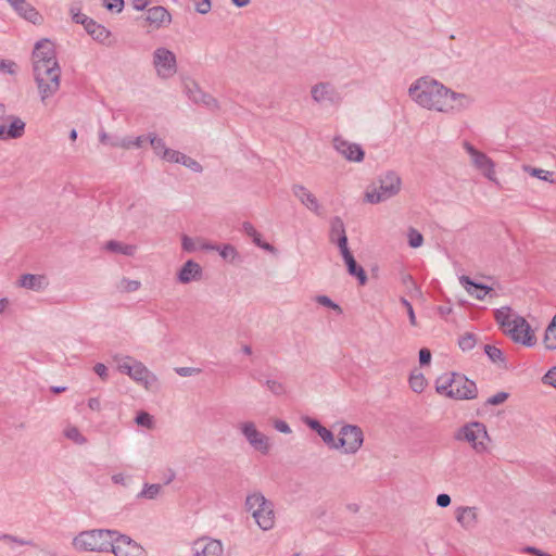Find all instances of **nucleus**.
<instances>
[{
    "instance_id": "f257e3e1",
    "label": "nucleus",
    "mask_w": 556,
    "mask_h": 556,
    "mask_svg": "<svg viewBox=\"0 0 556 556\" xmlns=\"http://www.w3.org/2000/svg\"><path fill=\"white\" fill-rule=\"evenodd\" d=\"M410 97L429 110L447 112L468 102L463 93H456L434 79L421 78L409 88Z\"/></svg>"
},
{
    "instance_id": "f03ea898",
    "label": "nucleus",
    "mask_w": 556,
    "mask_h": 556,
    "mask_svg": "<svg viewBox=\"0 0 556 556\" xmlns=\"http://www.w3.org/2000/svg\"><path fill=\"white\" fill-rule=\"evenodd\" d=\"M496 320L515 343L527 348L536 344V336L530 324L523 317L513 313L509 307L498 309Z\"/></svg>"
},
{
    "instance_id": "7ed1b4c3",
    "label": "nucleus",
    "mask_w": 556,
    "mask_h": 556,
    "mask_svg": "<svg viewBox=\"0 0 556 556\" xmlns=\"http://www.w3.org/2000/svg\"><path fill=\"white\" fill-rule=\"evenodd\" d=\"M435 390L439 394L453 400H472L478 394L476 383L456 372L439 376L435 381Z\"/></svg>"
},
{
    "instance_id": "20e7f679",
    "label": "nucleus",
    "mask_w": 556,
    "mask_h": 556,
    "mask_svg": "<svg viewBox=\"0 0 556 556\" xmlns=\"http://www.w3.org/2000/svg\"><path fill=\"white\" fill-rule=\"evenodd\" d=\"M115 535L116 532L110 530L85 531L74 539L73 544L79 551H108L110 545H112L113 536Z\"/></svg>"
},
{
    "instance_id": "39448f33",
    "label": "nucleus",
    "mask_w": 556,
    "mask_h": 556,
    "mask_svg": "<svg viewBox=\"0 0 556 556\" xmlns=\"http://www.w3.org/2000/svg\"><path fill=\"white\" fill-rule=\"evenodd\" d=\"M245 504L261 529L269 530L274 527L275 513L273 504L263 494L254 493L249 495Z\"/></svg>"
},
{
    "instance_id": "423d86ee",
    "label": "nucleus",
    "mask_w": 556,
    "mask_h": 556,
    "mask_svg": "<svg viewBox=\"0 0 556 556\" xmlns=\"http://www.w3.org/2000/svg\"><path fill=\"white\" fill-rule=\"evenodd\" d=\"M457 440H464L477 453H485L489 448L490 438L483 424L473 421L465 425L456 435Z\"/></svg>"
},
{
    "instance_id": "0eeeda50",
    "label": "nucleus",
    "mask_w": 556,
    "mask_h": 556,
    "mask_svg": "<svg viewBox=\"0 0 556 556\" xmlns=\"http://www.w3.org/2000/svg\"><path fill=\"white\" fill-rule=\"evenodd\" d=\"M401 178L394 173L386 174L379 181V187H372L365 193V201L371 204L384 201L401 190Z\"/></svg>"
},
{
    "instance_id": "6e6552de",
    "label": "nucleus",
    "mask_w": 556,
    "mask_h": 556,
    "mask_svg": "<svg viewBox=\"0 0 556 556\" xmlns=\"http://www.w3.org/2000/svg\"><path fill=\"white\" fill-rule=\"evenodd\" d=\"M118 369L128 375L136 382L143 384L149 389L152 383L156 381V377L141 363L127 357L118 365Z\"/></svg>"
},
{
    "instance_id": "1a4fd4ad",
    "label": "nucleus",
    "mask_w": 556,
    "mask_h": 556,
    "mask_svg": "<svg viewBox=\"0 0 556 556\" xmlns=\"http://www.w3.org/2000/svg\"><path fill=\"white\" fill-rule=\"evenodd\" d=\"M110 547L115 556H146L142 546L126 535L113 536Z\"/></svg>"
},
{
    "instance_id": "9d476101",
    "label": "nucleus",
    "mask_w": 556,
    "mask_h": 556,
    "mask_svg": "<svg viewBox=\"0 0 556 556\" xmlns=\"http://www.w3.org/2000/svg\"><path fill=\"white\" fill-rule=\"evenodd\" d=\"M363 444V432L356 426H344L340 431L338 447L346 453H355Z\"/></svg>"
},
{
    "instance_id": "9b49d317",
    "label": "nucleus",
    "mask_w": 556,
    "mask_h": 556,
    "mask_svg": "<svg viewBox=\"0 0 556 556\" xmlns=\"http://www.w3.org/2000/svg\"><path fill=\"white\" fill-rule=\"evenodd\" d=\"M154 66L160 76L164 78L173 76L176 73L175 54L165 48H159L154 52Z\"/></svg>"
},
{
    "instance_id": "f8f14e48",
    "label": "nucleus",
    "mask_w": 556,
    "mask_h": 556,
    "mask_svg": "<svg viewBox=\"0 0 556 556\" xmlns=\"http://www.w3.org/2000/svg\"><path fill=\"white\" fill-rule=\"evenodd\" d=\"M240 429L249 443L263 454L269 452V442L266 435L257 431L255 425L251 421L242 422Z\"/></svg>"
},
{
    "instance_id": "ddd939ff",
    "label": "nucleus",
    "mask_w": 556,
    "mask_h": 556,
    "mask_svg": "<svg viewBox=\"0 0 556 556\" xmlns=\"http://www.w3.org/2000/svg\"><path fill=\"white\" fill-rule=\"evenodd\" d=\"M33 61L34 64L40 61V63L48 66L56 65L58 61L55 58L54 45L48 39L38 41L33 52Z\"/></svg>"
},
{
    "instance_id": "4468645a",
    "label": "nucleus",
    "mask_w": 556,
    "mask_h": 556,
    "mask_svg": "<svg viewBox=\"0 0 556 556\" xmlns=\"http://www.w3.org/2000/svg\"><path fill=\"white\" fill-rule=\"evenodd\" d=\"M194 556H223L224 548L218 540L201 538L193 542Z\"/></svg>"
},
{
    "instance_id": "2eb2a0df",
    "label": "nucleus",
    "mask_w": 556,
    "mask_h": 556,
    "mask_svg": "<svg viewBox=\"0 0 556 556\" xmlns=\"http://www.w3.org/2000/svg\"><path fill=\"white\" fill-rule=\"evenodd\" d=\"M336 150L348 161L361 162L364 159V151L361 146L349 142L341 138H334Z\"/></svg>"
},
{
    "instance_id": "dca6fc26",
    "label": "nucleus",
    "mask_w": 556,
    "mask_h": 556,
    "mask_svg": "<svg viewBox=\"0 0 556 556\" xmlns=\"http://www.w3.org/2000/svg\"><path fill=\"white\" fill-rule=\"evenodd\" d=\"M468 153L471 155L475 165L483 172V174L490 179L495 180L494 163L485 154L477 151L472 146L465 144Z\"/></svg>"
},
{
    "instance_id": "f3484780",
    "label": "nucleus",
    "mask_w": 556,
    "mask_h": 556,
    "mask_svg": "<svg viewBox=\"0 0 556 556\" xmlns=\"http://www.w3.org/2000/svg\"><path fill=\"white\" fill-rule=\"evenodd\" d=\"M146 22L153 29H159L163 26L169 25L172 22V16L164 7H153L148 10Z\"/></svg>"
},
{
    "instance_id": "a211bd4d",
    "label": "nucleus",
    "mask_w": 556,
    "mask_h": 556,
    "mask_svg": "<svg viewBox=\"0 0 556 556\" xmlns=\"http://www.w3.org/2000/svg\"><path fill=\"white\" fill-rule=\"evenodd\" d=\"M14 10L24 18L31 23H38L41 20L40 14L26 0H8Z\"/></svg>"
},
{
    "instance_id": "6ab92c4d",
    "label": "nucleus",
    "mask_w": 556,
    "mask_h": 556,
    "mask_svg": "<svg viewBox=\"0 0 556 556\" xmlns=\"http://www.w3.org/2000/svg\"><path fill=\"white\" fill-rule=\"evenodd\" d=\"M340 252H341L342 257L348 266L349 274L352 276H356L359 283L362 286H364L367 281V276L365 274V270L361 266H357L356 261H355L354 256L352 255V253L350 252L349 248L342 249V250H340Z\"/></svg>"
},
{
    "instance_id": "aec40b11",
    "label": "nucleus",
    "mask_w": 556,
    "mask_h": 556,
    "mask_svg": "<svg viewBox=\"0 0 556 556\" xmlns=\"http://www.w3.org/2000/svg\"><path fill=\"white\" fill-rule=\"evenodd\" d=\"M295 197L304 204L308 210L319 214L320 205L316 197L303 186H295L293 188Z\"/></svg>"
},
{
    "instance_id": "412c9836",
    "label": "nucleus",
    "mask_w": 556,
    "mask_h": 556,
    "mask_svg": "<svg viewBox=\"0 0 556 556\" xmlns=\"http://www.w3.org/2000/svg\"><path fill=\"white\" fill-rule=\"evenodd\" d=\"M330 240L336 242L340 250L348 248L344 224L339 217L331 220Z\"/></svg>"
},
{
    "instance_id": "4be33fe9",
    "label": "nucleus",
    "mask_w": 556,
    "mask_h": 556,
    "mask_svg": "<svg viewBox=\"0 0 556 556\" xmlns=\"http://www.w3.org/2000/svg\"><path fill=\"white\" fill-rule=\"evenodd\" d=\"M61 75H53L49 78H45V83H37V87L42 101L56 93L60 88Z\"/></svg>"
},
{
    "instance_id": "5701e85b",
    "label": "nucleus",
    "mask_w": 556,
    "mask_h": 556,
    "mask_svg": "<svg viewBox=\"0 0 556 556\" xmlns=\"http://www.w3.org/2000/svg\"><path fill=\"white\" fill-rule=\"evenodd\" d=\"M25 123L18 118L13 117L9 128L0 125V139L18 138L24 134Z\"/></svg>"
},
{
    "instance_id": "b1692460",
    "label": "nucleus",
    "mask_w": 556,
    "mask_h": 556,
    "mask_svg": "<svg viewBox=\"0 0 556 556\" xmlns=\"http://www.w3.org/2000/svg\"><path fill=\"white\" fill-rule=\"evenodd\" d=\"M81 24L85 26V29L88 31V34L96 40L104 41L110 36L109 30L104 26L97 24L89 17H84Z\"/></svg>"
},
{
    "instance_id": "393cba45",
    "label": "nucleus",
    "mask_w": 556,
    "mask_h": 556,
    "mask_svg": "<svg viewBox=\"0 0 556 556\" xmlns=\"http://www.w3.org/2000/svg\"><path fill=\"white\" fill-rule=\"evenodd\" d=\"M460 283L465 290L478 300H483L486 294L492 290L491 288L472 282L468 277H460Z\"/></svg>"
},
{
    "instance_id": "a878e982",
    "label": "nucleus",
    "mask_w": 556,
    "mask_h": 556,
    "mask_svg": "<svg viewBox=\"0 0 556 556\" xmlns=\"http://www.w3.org/2000/svg\"><path fill=\"white\" fill-rule=\"evenodd\" d=\"M34 74L36 83H45V78H49L53 75H61V68L59 64L54 66H48L38 61L34 66Z\"/></svg>"
},
{
    "instance_id": "bb28decb",
    "label": "nucleus",
    "mask_w": 556,
    "mask_h": 556,
    "mask_svg": "<svg viewBox=\"0 0 556 556\" xmlns=\"http://www.w3.org/2000/svg\"><path fill=\"white\" fill-rule=\"evenodd\" d=\"M201 275V267L193 261H188L185 263L184 267L179 271L178 278L182 283L190 282L193 279H197Z\"/></svg>"
},
{
    "instance_id": "cd10ccee",
    "label": "nucleus",
    "mask_w": 556,
    "mask_h": 556,
    "mask_svg": "<svg viewBox=\"0 0 556 556\" xmlns=\"http://www.w3.org/2000/svg\"><path fill=\"white\" fill-rule=\"evenodd\" d=\"M456 519L463 527H471L477 522L478 514L476 507H459L456 510Z\"/></svg>"
},
{
    "instance_id": "c85d7f7f",
    "label": "nucleus",
    "mask_w": 556,
    "mask_h": 556,
    "mask_svg": "<svg viewBox=\"0 0 556 556\" xmlns=\"http://www.w3.org/2000/svg\"><path fill=\"white\" fill-rule=\"evenodd\" d=\"M165 153L167 156V162L180 163L194 172L201 170V165L197 161L192 160L191 157L187 156L186 154L179 151Z\"/></svg>"
},
{
    "instance_id": "c756f323",
    "label": "nucleus",
    "mask_w": 556,
    "mask_h": 556,
    "mask_svg": "<svg viewBox=\"0 0 556 556\" xmlns=\"http://www.w3.org/2000/svg\"><path fill=\"white\" fill-rule=\"evenodd\" d=\"M243 229H244L245 233L252 238L253 242L257 247H260L266 251H269V252H275V248L271 244L262 241L260 232L253 227L252 224H250L248 222L244 223Z\"/></svg>"
},
{
    "instance_id": "7c9ffc66",
    "label": "nucleus",
    "mask_w": 556,
    "mask_h": 556,
    "mask_svg": "<svg viewBox=\"0 0 556 556\" xmlns=\"http://www.w3.org/2000/svg\"><path fill=\"white\" fill-rule=\"evenodd\" d=\"M45 282V276L25 274L20 278V286L27 289L39 290Z\"/></svg>"
},
{
    "instance_id": "2f4dec72",
    "label": "nucleus",
    "mask_w": 556,
    "mask_h": 556,
    "mask_svg": "<svg viewBox=\"0 0 556 556\" xmlns=\"http://www.w3.org/2000/svg\"><path fill=\"white\" fill-rule=\"evenodd\" d=\"M543 343L548 350H556V315L546 328Z\"/></svg>"
},
{
    "instance_id": "473e14b6",
    "label": "nucleus",
    "mask_w": 556,
    "mask_h": 556,
    "mask_svg": "<svg viewBox=\"0 0 556 556\" xmlns=\"http://www.w3.org/2000/svg\"><path fill=\"white\" fill-rule=\"evenodd\" d=\"M105 249L111 251V252L122 253V254H125V255H132L135 253V251H136V247L135 245L123 244V243L117 242V241H109L105 244Z\"/></svg>"
},
{
    "instance_id": "72a5a7b5",
    "label": "nucleus",
    "mask_w": 556,
    "mask_h": 556,
    "mask_svg": "<svg viewBox=\"0 0 556 556\" xmlns=\"http://www.w3.org/2000/svg\"><path fill=\"white\" fill-rule=\"evenodd\" d=\"M149 139H150V143H151L153 150L155 151V153L157 155H160L165 161H167V156H166L165 152H176V150L167 149L165 147V142L154 135H150Z\"/></svg>"
},
{
    "instance_id": "f704fd0d",
    "label": "nucleus",
    "mask_w": 556,
    "mask_h": 556,
    "mask_svg": "<svg viewBox=\"0 0 556 556\" xmlns=\"http://www.w3.org/2000/svg\"><path fill=\"white\" fill-rule=\"evenodd\" d=\"M331 90L328 85L319 84L315 86L312 90V96L314 100L317 102L324 101V100H331Z\"/></svg>"
},
{
    "instance_id": "c9c22d12",
    "label": "nucleus",
    "mask_w": 556,
    "mask_h": 556,
    "mask_svg": "<svg viewBox=\"0 0 556 556\" xmlns=\"http://www.w3.org/2000/svg\"><path fill=\"white\" fill-rule=\"evenodd\" d=\"M525 170L528 172L531 176L536 177L541 180L548 181L551 184L556 182L555 175L553 172L544 170L541 168H531L526 166Z\"/></svg>"
},
{
    "instance_id": "e433bc0d",
    "label": "nucleus",
    "mask_w": 556,
    "mask_h": 556,
    "mask_svg": "<svg viewBox=\"0 0 556 556\" xmlns=\"http://www.w3.org/2000/svg\"><path fill=\"white\" fill-rule=\"evenodd\" d=\"M484 352L493 363H497V364L505 363V357L503 355V352L497 346L486 344L484 346Z\"/></svg>"
},
{
    "instance_id": "4c0bfd02",
    "label": "nucleus",
    "mask_w": 556,
    "mask_h": 556,
    "mask_svg": "<svg viewBox=\"0 0 556 556\" xmlns=\"http://www.w3.org/2000/svg\"><path fill=\"white\" fill-rule=\"evenodd\" d=\"M409 386L415 392H422L427 386V380L422 374H413L409 378Z\"/></svg>"
},
{
    "instance_id": "58836bf2",
    "label": "nucleus",
    "mask_w": 556,
    "mask_h": 556,
    "mask_svg": "<svg viewBox=\"0 0 556 556\" xmlns=\"http://www.w3.org/2000/svg\"><path fill=\"white\" fill-rule=\"evenodd\" d=\"M64 435L77 444H84L87 441L86 438L80 433L78 428L75 426H68L64 430Z\"/></svg>"
},
{
    "instance_id": "ea45409f",
    "label": "nucleus",
    "mask_w": 556,
    "mask_h": 556,
    "mask_svg": "<svg viewBox=\"0 0 556 556\" xmlns=\"http://www.w3.org/2000/svg\"><path fill=\"white\" fill-rule=\"evenodd\" d=\"M407 238H408L409 245L414 249L421 247V244L424 242L422 235L415 228H409Z\"/></svg>"
},
{
    "instance_id": "a19ab883",
    "label": "nucleus",
    "mask_w": 556,
    "mask_h": 556,
    "mask_svg": "<svg viewBox=\"0 0 556 556\" xmlns=\"http://www.w3.org/2000/svg\"><path fill=\"white\" fill-rule=\"evenodd\" d=\"M458 344L463 351H470L476 345V338L472 333H465L459 338Z\"/></svg>"
},
{
    "instance_id": "79ce46f5",
    "label": "nucleus",
    "mask_w": 556,
    "mask_h": 556,
    "mask_svg": "<svg viewBox=\"0 0 556 556\" xmlns=\"http://www.w3.org/2000/svg\"><path fill=\"white\" fill-rule=\"evenodd\" d=\"M140 288V282L138 280L123 279L119 283V289L123 292H134Z\"/></svg>"
},
{
    "instance_id": "37998d69",
    "label": "nucleus",
    "mask_w": 556,
    "mask_h": 556,
    "mask_svg": "<svg viewBox=\"0 0 556 556\" xmlns=\"http://www.w3.org/2000/svg\"><path fill=\"white\" fill-rule=\"evenodd\" d=\"M136 422L137 425L143 426L149 429L153 428V418L150 414L146 412H141L137 415Z\"/></svg>"
},
{
    "instance_id": "c03bdc74",
    "label": "nucleus",
    "mask_w": 556,
    "mask_h": 556,
    "mask_svg": "<svg viewBox=\"0 0 556 556\" xmlns=\"http://www.w3.org/2000/svg\"><path fill=\"white\" fill-rule=\"evenodd\" d=\"M317 432L320 435V438L324 440L325 443H327L328 445H330L332 447H338V444L334 442L333 434L330 430H328L325 427H321L320 429H318Z\"/></svg>"
},
{
    "instance_id": "a18cd8bd",
    "label": "nucleus",
    "mask_w": 556,
    "mask_h": 556,
    "mask_svg": "<svg viewBox=\"0 0 556 556\" xmlns=\"http://www.w3.org/2000/svg\"><path fill=\"white\" fill-rule=\"evenodd\" d=\"M508 397V393L506 392H498L496 394H494L493 396L489 397L486 400V404L489 405H498V404H502L504 403Z\"/></svg>"
},
{
    "instance_id": "49530a36",
    "label": "nucleus",
    "mask_w": 556,
    "mask_h": 556,
    "mask_svg": "<svg viewBox=\"0 0 556 556\" xmlns=\"http://www.w3.org/2000/svg\"><path fill=\"white\" fill-rule=\"evenodd\" d=\"M219 254L223 258L227 260V258H235L236 257V249L230 245V244H226L224 245L222 249H219Z\"/></svg>"
},
{
    "instance_id": "de8ad7c7",
    "label": "nucleus",
    "mask_w": 556,
    "mask_h": 556,
    "mask_svg": "<svg viewBox=\"0 0 556 556\" xmlns=\"http://www.w3.org/2000/svg\"><path fill=\"white\" fill-rule=\"evenodd\" d=\"M401 302H402V304L407 309V314H408V317H409L410 325L412 326H416L417 321H416V316H415V313H414L412 304L406 299H402Z\"/></svg>"
},
{
    "instance_id": "09e8293b",
    "label": "nucleus",
    "mask_w": 556,
    "mask_h": 556,
    "mask_svg": "<svg viewBox=\"0 0 556 556\" xmlns=\"http://www.w3.org/2000/svg\"><path fill=\"white\" fill-rule=\"evenodd\" d=\"M195 10L201 14H205L211 10V1L210 0H200L195 2Z\"/></svg>"
},
{
    "instance_id": "8fccbe9b",
    "label": "nucleus",
    "mask_w": 556,
    "mask_h": 556,
    "mask_svg": "<svg viewBox=\"0 0 556 556\" xmlns=\"http://www.w3.org/2000/svg\"><path fill=\"white\" fill-rule=\"evenodd\" d=\"M105 7L110 11L115 10L117 12H121L124 7V1L123 0H106Z\"/></svg>"
},
{
    "instance_id": "3c124183",
    "label": "nucleus",
    "mask_w": 556,
    "mask_h": 556,
    "mask_svg": "<svg viewBox=\"0 0 556 556\" xmlns=\"http://www.w3.org/2000/svg\"><path fill=\"white\" fill-rule=\"evenodd\" d=\"M160 489L161 486L159 484H151L143 490L142 494L146 497L153 498L155 495L159 494Z\"/></svg>"
},
{
    "instance_id": "603ef678",
    "label": "nucleus",
    "mask_w": 556,
    "mask_h": 556,
    "mask_svg": "<svg viewBox=\"0 0 556 556\" xmlns=\"http://www.w3.org/2000/svg\"><path fill=\"white\" fill-rule=\"evenodd\" d=\"M267 386H268L269 390L275 394H281L285 392L283 386L278 381L268 380Z\"/></svg>"
},
{
    "instance_id": "864d4df0",
    "label": "nucleus",
    "mask_w": 556,
    "mask_h": 556,
    "mask_svg": "<svg viewBox=\"0 0 556 556\" xmlns=\"http://www.w3.org/2000/svg\"><path fill=\"white\" fill-rule=\"evenodd\" d=\"M317 301L318 303H320L321 305H325V306H328V307H331L333 309H338L340 311V307L339 305H337L336 303H333L328 296L326 295H320L317 298Z\"/></svg>"
},
{
    "instance_id": "5fc2aeb1",
    "label": "nucleus",
    "mask_w": 556,
    "mask_h": 556,
    "mask_svg": "<svg viewBox=\"0 0 556 556\" xmlns=\"http://www.w3.org/2000/svg\"><path fill=\"white\" fill-rule=\"evenodd\" d=\"M431 361V353L428 349H421L419 351V362L421 365H427Z\"/></svg>"
},
{
    "instance_id": "6e6d98bb",
    "label": "nucleus",
    "mask_w": 556,
    "mask_h": 556,
    "mask_svg": "<svg viewBox=\"0 0 556 556\" xmlns=\"http://www.w3.org/2000/svg\"><path fill=\"white\" fill-rule=\"evenodd\" d=\"M275 428L282 433H290L291 429L288 424L283 420H276L274 424Z\"/></svg>"
},
{
    "instance_id": "4d7b16f0",
    "label": "nucleus",
    "mask_w": 556,
    "mask_h": 556,
    "mask_svg": "<svg viewBox=\"0 0 556 556\" xmlns=\"http://www.w3.org/2000/svg\"><path fill=\"white\" fill-rule=\"evenodd\" d=\"M14 67H15V64L13 62L0 60V71L8 72L10 74H14Z\"/></svg>"
},
{
    "instance_id": "13d9d810",
    "label": "nucleus",
    "mask_w": 556,
    "mask_h": 556,
    "mask_svg": "<svg viewBox=\"0 0 556 556\" xmlns=\"http://www.w3.org/2000/svg\"><path fill=\"white\" fill-rule=\"evenodd\" d=\"M437 504L440 507H447L451 504V497L447 494H440L437 497Z\"/></svg>"
},
{
    "instance_id": "bf43d9fd",
    "label": "nucleus",
    "mask_w": 556,
    "mask_h": 556,
    "mask_svg": "<svg viewBox=\"0 0 556 556\" xmlns=\"http://www.w3.org/2000/svg\"><path fill=\"white\" fill-rule=\"evenodd\" d=\"M545 380L547 383L556 388V367L547 371L545 375Z\"/></svg>"
},
{
    "instance_id": "052dcab7",
    "label": "nucleus",
    "mask_w": 556,
    "mask_h": 556,
    "mask_svg": "<svg viewBox=\"0 0 556 556\" xmlns=\"http://www.w3.org/2000/svg\"><path fill=\"white\" fill-rule=\"evenodd\" d=\"M94 371L97 375H99L102 379H106L108 377V369L106 366L102 363H98L94 366Z\"/></svg>"
},
{
    "instance_id": "680f3d73",
    "label": "nucleus",
    "mask_w": 556,
    "mask_h": 556,
    "mask_svg": "<svg viewBox=\"0 0 556 556\" xmlns=\"http://www.w3.org/2000/svg\"><path fill=\"white\" fill-rule=\"evenodd\" d=\"M149 4V0H132V7L137 11L144 10Z\"/></svg>"
},
{
    "instance_id": "e2e57ef3",
    "label": "nucleus",
    "mask_w": 556,
    "mask_h": 556,
    "mask_svg": "<svg viewBox=\"0 0 556 556\" xmlns=\"http://www.w3.org/2000/svg\"><path fill=\"white\" fill-rule=\"evenodd\" d=\"M142 142H143V138L137 137L134 141L123 142L122 147L123 148H130L131 146L141 147Z\"/></svg>"
},
{
    "instance_id": "0e129e2a",
    "label": "nucleus",
    "mask_w": 556,
    "mask_h": 556,
    "mask_svg": "<svg viewBox=\"0 0 556 556\" xmlns=\"http://www.w3.org/2000/svg\"><path fill=\"white\" fill-rule=\"evenodd\" d=\"M88 406L92 410H99L101 408V403L98 397H92L88 401Z\"/></svg>"
},
{
    "instance_id": "69168bd1",
    "label": "nucleus",
    "mask_w": 556,
    "mask_h": 556,
    "mask_svg": "<svg viewBox=\"0 0 556 556\" xmlns=\"http://www.w3.org/2000/svg\"><path fill=\"white\" fill-rule=\"evenodd\" d=\"M176 371L180 376H189L197 370L193 368H189V367H180V368H177Z\"/></svg>"
},
{
    "instance_id": "338daca9",
    "label": "nucleus",
    "mask_w": 556,
    "mask_h": 556,
    "mask_svg": "<svg viewBox=\"0 0 556 556\" xmlns=\"http://www.w3.org/2000/svg\"><path fill=\"white\" fill-rule=\"evenodd\" d=\"M182 247L187 251L193 250V243H192L191 239L188 237H184L182 238Z\"/></svg>"
},
{
    "instance_id": "774afa93",
    "label": "nucleus",
    "mask_w": 556,
    "mask_h": 556,
    "mask_svg": "<svg viewBox=\"0 0 556 556\" xmlns=\"http://www.w3.org/2000/svg\"><path fill=\"white\" fill-rule=\"evenodd\" d=\"M308 425L311 426V428L315 429L316 431H318V429H320L323 427L317 420H309Z\"/></svg>"
}]
</instances>
